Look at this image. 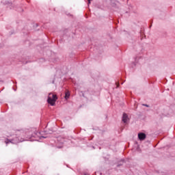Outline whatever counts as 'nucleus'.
Returning <instances> with one entry per match:
<instances>
[{"label": "nucleus", "instance_id": "1", "mask_svg": "<svg viewBox=\"0 0 175 175\" xmlns=\"http://www.w3.org/2000/svg\"><path fill=\"white\" fill-rule=\"evenodd\" d=\"M57 95L50 93L48 96V103L51 105V106H54L55 105V102H57Z\"/></svg>", "mask_w": 175, "mask_h": 175}, {"label": "nucleus", "instance_id": "2", "mask_svg": "<svg viewBox=\"0 0 175 175\" xmlns=\"http://www.w3.org/2000/svg\"><path fill=\"white\" fill-rule=\"evenodd\" d=\"M122 121L124 123H126L128 121H129V118H128V115H126V113L123 114Z\"/></svg>", "mask_w": 175, "mask_h": 175}, {"label": "nucleus", "instance_id": "3", "mask_svg": "<svg viewBox=\"0 0 175 175\" xmlns=\"http://www.w3.org/2000/svg\"><path fill=\"white\" fill-rule=\"evenodd\" d=\"M138 137L139 140H144V139H146V134L140 133L138 134Z\"/></svg>", "mask_w": 175, "mask_h": 175}, {"label": "nucleus", "instance_id": "4", "mask_svg": "<svg viewBox=\"0 0 175 175\" xmlns=\"http://www.w3.org/2000/svg\"><path fill=\"white\" fill-rule=\"evenodd\" d=\"M70 95V94H69V92H66V95H65V98H66V99H68Z\"/></svg>", "mask_w": 175, "mask_h": 175}, {"label": "nucleus", "instance_id": "5", "mask_svg": "<svg viewBox=\"0 0 175 175\" xmlns=\"http://www.w3.org/2000/svg\"><path fill=\"white\" fill-rule=\"evenodd\" d=\"M88 1L89 3H91L92 0H88Z\"/></svg>", "mask_w": 175, "mask_h": 175}]
</instances>
